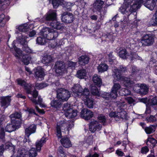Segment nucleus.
Segmentation results:
<instances>
[{
    "instance_id": "f257e3e1",
    "label": "nucleus",
    "mask_w": 157,
    "mask_h": 157,
    "mask_svg": "<svg viewBox=\"0 0 157 157\" xmlns=\"http://www.w3.org/2000/svg\"><path fill=\"white\" fill-rule=\"evenodd\" d=\"M24 88L27 94L32 95L33 97H29V98L32 102L36 105L35 107L36 111L39 113L42 114L44 113V112L43 110L40 109L36 105H37L39 104L40 107L42 108L45 107V106L44 104H42V99L40 96L38 97L37 101L36 100V99L38 95V93L35 90L34 86L30 83H27Z\"/></svg>"
},
{
    "instance_id": "f03ea898",
    "label": "nucleus",
    "mask_w": 157,
    "mask_h": 157,
    "mask_svg": "<svg viewBox=\"0 0 157 157\" xmlns=\"http://www.w3.org/2000/svg\"><path fill=\"white\" fill-rule=\"evenodd\" d=\"M124 0V4L120 8L119 10L121 13L126 14L128 16L140 8L143 1V0H135L134 2L132 5L131 4L134 0Z\"/></svg>"
},
{
    "instance_id": "7ed1b4c3",
    "label": "nucleus",
    "mask_w": 157,
    "mask_h": 157,
    "mask_svg": "<svg viewBox=\"0 0 157 157\" xmlns=\"http://www.w3.org/2000/svg\"><path fill=\"white\" fill-rule=\"evenodd\" d=\"M56 16V12L54 11L50 10L43 17V22L50 25L54 29H62L64 28L63 25L55 20Z\"/></svg>"
},
{
    "instance_id": "20e7f679",
    "label": "nucleus",
    "mask_w": 157,
    "mask_h": 157,
    "mask_svg": "<svg viewBox=\"0 0 157 157\" xmlns=\"http://www.w3.org/2000/svg\"><path fill=\"white\" fill-rule=\"evenodd\" d=\"M73 126L74 124L71 121L67 122L63 121L58 123L56 126V133L58 138L60 139L62 137V132L63 130L69 131Z\"/></svg>"
},
{
    "instance_id": "39448f33",
    "label": "nucleus",
    "mask_w": 157,
    "mask_h": 157,
    "mask_svg": "<svg viewBox=\"0 0 157 157\" xmlns=\"http://www.w3.org/2000/svg\"><path fill=\"white\" fill-rule=\"evenodd\" d=\"M104 2L101 0H96L93 4V8L92 11L94 12L98 11L100 13L101 20H102L103 17L105 14L106 11L105 9L103 8V5Z\"/></svg>"
},
{
    "instance_id": "423d86ee",
    "label": "nucleus",
    "mask_w": 157,
    "mask_h": 157,
    "mask_svg": "<svg viewBox=\"0 0 157 157\" xmlns=\"http://www.w3.org/2000/svg\"><path fill=\"white\" fill-rule=\"evenodd\" d=\"M155 36L152 34L144 35L140 38V42L143 47L152 45L155 42Z\"/></svg>"
},
{
    "instance_id": "0eeeda50",
    "label": "nucleus",
    "mask_w": 157,
    "mask_h": 157,
    "mask_svg": "<svg viewBox=\"0 0 157 157\" xmlns=\"http://www.w3.org/2000/svg\"><path fill=\"white\" fill-rule=\"evenodd\" d=\"M46 138L43 136L40 140L37 141L36 142V150L35 148H32L29 151V157H36L37 155L36 151H40L41 147L46 143Z\"/></svg>"
},
{
    "instance_id": "6e6552de",
    "label": "nucleus",
    "mask_w": 157,
    "mask_h": 157,
    "mask_svg": "<svg viewBox=\"0 0 157 157\" xmlns=\"http://www.w3.org/2000/svg\"><path fill=\"white\" fill-rule=\"evenodd\" d=\"M56 98L63 102L67 101L71 97L70 92L67 89L63 88L58 89L56 90Z\"/></svg>"
},
{
    "instance_id": "1a4fd4ad",
    "label": "nucleus",
    "mask_w": 157,
    "mask_h": 157,
    "mask_svg": "<svg viewBox=\"0 0 157 157\" xmlns=\"http://www.w3.org/2000/svg\"><path fill=\"white\" fill-rule=\"evenodd\" d=\"M52 3L54 8H57L59 5L62 6L65 10L70 11L71 8L74 5L73 3L66 2L63 0H52Z\"/></svg>"
},
{
    "instance_id": "9d476101",
    "label": "nucleus",
    "mask_w": 157,
    "mask_h": 157,
    "mask_svg": "<svg viewBox=\"0 0 157 157\" xmlns=\"http://www.w3.org/2000/svg\"><path fill=\"white\" fill-rule=\"evenodd\" d=\"M16 53L14 54L17 59H19L25 65H28L30 60V57L27 55L23 54L22 51L17 48H14Z\"/></svg>"
},
{
    "instance_id": "9b49d317",
    "label": "nucleus",
    "mask_w": 157,
    "mask_h": 157,
    "mask_svg": "<svg viewBox=\"0 0 157 157\" xmlns=\"http://www.w3.org/2000/svg\"><path fill=\"white\" fill-rule=\"evenodd\" d=\"M63 110L65 112V115L69 118H74L77 116V111L71 108L70 104L65 103L63 107Z\"/></svg>"
},
{
    "instance_id": "f8f14e48",
    "label": "nucleus",
    "mask_w": 157,
    "mask_h": 157,
    "mask_svg": "<svg viewBox=\"0 0 157 157\" xmlns=\"http://www.w3.org/2000/svg\"><path fill=\"white\" fill-rule=\"evenodd\" d=\"M121 88V86L119 83H114L110 93H105V96L103 97L105 99L108 100L109 98H115L117 97L118 91Z\"/></svg>"
},
{
    "instance_id": "ddd939ff",
    "label": "nucleus",
    "mask_w": 157,
    "mask_h": 157,
    "mask_svg": "<svg viewBox=\"0 0 157 157\" xmlns=\"http://www.w3.org/2000/svg\"><path fill=\"white\" fill-rule=\"evenodd\" d=\"M11 123L7 124L5 128L6 132H11L15 131L17 129L19 128V126L22 123L21 121H16L14 122L11 120Z\"/></svg>"
},
{
    "instance_id": "4468645a",
    "label": "nucleus",
    "mask_w": 157,
    "mask_h": 157,
    "mask_svg": "<svg viewBox=\"0 0 157 157\" xmlns=\"http://www.w3.org/2000/svg\"><path fill=\"white\" fill-rule=\"evenodd\" d=\"M74 16L71 13L64 12L61 15V20L63 22L67 24L72 23L74 21Z\"/></svg>"
},
{
    "instance_id": "2eb2a0df",
    "label": "nucleus",
    "mask_w": 157,
    "mask_h": 157,
    "mask_svg": "<svg viewBox=\"0 0 157 157\" xmlns=\"http://www.w3.org/2000/svg\"><path fill=\"white\" fill-rule=\"evenodd\" d=\"M101 128V125L99 124L97 121L94 120L92 121L89 124V130L92 133L94 132L96 130L100 131Z\"/></svg>"
},
{
    "instance_id": "dca6fc26",
    "label": "nucleus",
    "mask_w": 157,
    "mask_h": 157,
    "mask_svg": "<svg viewBox=\"0 0 157 157\" xmlns=\"http://www.w3.org/2000/svg\"><path fill=\"white\" fill-rule=\"evenodd\" d=\"M36 129V126L32 124L25 129V135L26 136H26L25 137V138L23 141L24 143H25L28 140H29V136L35 132Z\"/></svg>"
},
{
    "instance_id": "f3484780",
    "label": "nucleus",
    "mask_w": 157,
    "mask_h": 157,
    "mask_svg": "<svg viewBox=\"0 0 157 157\" xmlns=\"http://www.w3.org/2000/svg\"><path fill=\"white\" fill-rule=\"evenodd\" d=\"M81 117L85 120H89L93 116V113L90 110L84 109L80 113Z\"/></svg>"
},
{
    "instance_id": "a211bd4d",
    "label": "nucleus",
    "mask_w": 157,
    "mask_h": 157,
    "mask_svg": "<svg viewBox=\"0 0 157 157\" xmlns=\"http://www.w3.org/2000/svg\"><path fill=\"white\" fill-rule=\"evenodd\" d=\"M54 67L57 73L62 74L65 69L64 63L62 61H59L56 62Z\"/></svg>"
},
{
    "instance_id": "6ab92c4d",
    "label": "nucleus",
    "mask_w": 157,
    "mask_h": 157,
    "mask_svg": "<svg viewBox=\"0 0 157 157\" xmlns=\"http://www.w3.org/2000/svg\"><path fill=\"white\" fill-rule=\"evenodd\" d=\"M157 0H143L142 3L144 5L151 10H153L155 6Z\"/></svg>"
},
{
    "instance_id": "aec40b11",
    "label": "nucleus",
    "mask_w": 157,
    "mask_h": 157,
    "mask_svg": "<svg viewBox=\"0 0 157 157\" xmlns=\"http://www.w3.org/2000/svg\"><path fill=\"white\" fill-rule=\"evenodd\" d=\"M112 71V75L115 79L118 81H122L123 80L124 77L122 76L121 73L116 67H114Z\"/></svg>"
},
{
    "instance_id": "412c9836",
    "label": "nucleus",
    "mask_w": 157,
    "mask_h": 157,
    "mask_svg": "<svg viewBox=\"0 0 157 157\" xmlns=\"http://www.w3.org/2000/svg\"><path fill=\"white\" fill-rule=\"evenodd\" d=\"M11 101L10 96L2 97L0 101L1 106L5 109L6 108L10 105Z\"/></svg>"
},
{
    "instance_id": "4be33fe9",
    "label": "nucleus",
    "mask_w": 157,
    "mask_h": 157,
    "mask_svg": "<svg viewBox=\"0 0 157 157\" xmlns=\"http://www.w3.org/2000/svg\"><path fill=\"white\" fill-rule=\"evenodd\" d=\"M92 81L94 83L93 85L100 87L102 84V80L100 76L95 74L92 77Z\"/></svg>"
},
{
    "instance_id": "5701e85b",
    "label": "nucleus",
    "mask_w": 157,
    "mask_h": 157,
    "mask_svg": "<svg viewBox=\"0 0 157 157\" xmlns=\"http://www.w3.org/2000/svg\"><path fill=\"white\" fill-rule=\"evenodd\" d=\"M72 90L74 94H76L77 96L80 97L82 96L81 92L82 91V88L79 84L75 85L72 88Z\"/></svg>"
},
{
    "instance_id": "b1692460",
    "label": "nucleus",
    "mask_w": 157,
    "mask_h": 157,
    "mask_svg": "<svg viewBox=\"0 0 157 157\" xmlns=\"http://www.w3.org/2000/svg\"><path fill=\"white\" fill-rule=\"evenodd\" d=\"M137 85H138V87L139 88L138 90V93L140 94L141 95H144L147 93L148 89L146 85H144L141 84L140 86L139 84H136V86H134V89H135V87H136Z\"/></svg>"
},
{
    "instance_id": "393cba45",
    "label": "nucleus",
    "mask_w": 157,
    "mask_h": 157,
    "mask_svg": "<svg viewBox=\"0 0 157 157\" xmlns=\"http://www.w3.org/2000/svg\"><path fill=\"white\" fill-rule=\"evenodd\" d=\"M118 118V121L120 119H125L126 120L127 113L124 111L123 108L118 107L117 109Z\"/></svg>"
},
{
    "instance_id": "a878e982",
    "label": "nucleus",
    "mask_w": 157,
    "mask_h": 157,
    "mask_svg": "<svg viewBox=\"0 0 157 157\" xmlns=\"http://www.w3.org/2000/svg\"><path fill=\"white\" fill-rule=\"evenodd\" d=\"M62 102V101L58 99L56 100L53 99L51 101L50 105L51 106L52 108L56 109H59L61 107Z\"/></svg>"
},
{
    "instance_id": "bb28decb",
    "label": "nucleus",
    "mask_w": 157,
    "mask_h": 157,
    "mask_svg": "<svg viewBox=\"0 0 157 157\" xmlns=\"http://www.w3.org/2000/svg\"><path fill=\"white\" fill-rule=\"evenodd\" d=\"M60 142L63 146L65 148H68L71 146V144L69 139L67 137L62 138Z\"/></svg>"
},
{
    "instance_id": "cd10ccee",
    "label": "nucleus",
    "mask_w": 157,
    "mask_h": 157,
    "mask_svg": "<svg viewBox=\"0 0 157 157\" xmlns=\"http://www.w3.org/2000/svg\"><path fill=\"white\" fill-rule=\"evenodd\" d=\"M79 63L82 65L87 64L89 60V58L86 55L82 56L78 58Z\"/></svg>"
},
{
    "instance_id": "c85d7f7f",
    "label": "nucleus",
    "mask_w": 157,
    "mask_h": 157,
    "mask_svg": "<svg viewBox=\"0 0 157 157\" xmlns=\"http://www.w3.org/2000/svg\"><path fill=\"white\" fill-rule=\"evenodd\" d=\"M26 38L27 37L25 36L24 34L21 33L19 34L17 39V41L23 46L27 44V41L26 40Z\"/></svg>"
},
{
    "instance_id": "c756f323",
    "label": "nucleus",
    "mask_w": 157,
    "mask_h": 157,
    "mask_svg": "<svg viewBox=\"0 0 157 157\" xmlns=\"http://www.w3.org/2000/svg\"><path fill=\"white\" fill-rule=\"evenodd\" d=\"M10 19L8 16H5L4 14L0 15V27H3L5 25L6 23Z\"/></svg>"
},
{
    "instance_id": "7c9ffc66",
    "label": "nucleus",
    "mask_w": 157,
    "mask_h": 157,
    "mask_svg": "<svg viewBox=\"0 0 157 157\" xmlns=\"http://www.w3.org/2000/svg\"><path fill=\"white\" fill-rule=\"evenodd\" d=\"M50 33L48 34V40H54L58 36L59 34L58 32L51 29Z\"/></svg>"
},
{
    "instance_id": "2f4dec72",
    "label": "nucleus",
    "mask_w": 157,
    "mask_h": 157,
    "mask_svg": "<svg viewBox=\"0 0 157 157\" xmlns=\"http://www.w3.org/2000/svg\"><path fill=\"white\" fill-rule=\"evenodd\" d=\"M21 117V113L20 112H15L12 114L10 116V118L11 120L14 122H16V121H19V120H17V119H20V118ZM19 121H22L21 119Z\"/></svg>"
},
{
    "instance_id": "473e14b6",
    "label": "nucleus",
    "mask_w": 157,
    "mask_h": 157,
    "mask_svg": "<svg viewBox=\"0 0 157 157\" xmlns=\"http://www.w3.org/2000/svg\"><path fill=\"white\" fill-rule=\"evenodd\" d=\"M51 29L49 27L44 28L40 32V35L48 39V34L50 32Z\"/></svg>"
},
{
    "instance_id": "72a5a7b5",
    "label": "nucleus",
    "mask_w": 157,
    "mask_h": 157,
    "mask_svg": "<svg viewBox=\"0 0 157 157\" xmlns=\"http://www.w3.org/2000/svg\"><path fill=\"white\" fill-rule=\"evenodd\" d=\"M122 81L123 82L124 85L127 87H131L133 86V82L129 78L124 77Z\"/></svg>"
},
{
    "instance_id": "f704fd0d",
    "label": "nucleus",
    "mask_w": 157,
    "mask_h": 157,
    "mask_svg": "<svg viewBox=\"0 0 157 157\" xmlns=\"http://www.w3.org/2000/svg\"><path fill=\"white\" fill-rule=\"evenodd\" d=\"M157 143V141L153 138H148L146 142L147 145H150V148H153Z\"/></svg>"
},
{
    "instance_id": "c9c22d12",
    "label": "nucleus",
    "mask_w": 157,
    "mask_h": 157,
    "mask_svg": "<svg viewBox=\"0 0 157 157\" xmlns=\"http://www.w3.org/2000/svg\"><path fill=\"white\" fill-rule=\"evenodd\" d=\"M36 76L38 78H42L44 75L43 69L40 67H38L35 72Z\"/></svg>"
},
{
    "instance_id": "e433bc0d",
    "label": "nucleus",
    "mask_w": 157,
    "mask_h": 157,
    "mask_svg": "<svg viewBox=\"0 0 157 157\" xmlns=\"http://www.w3.org/2000/svg\"><path fill=\"white\" fill-rule=\"evenodd\" d=\"M150 24L152 26H157V9L150 19Z\"/></svg>"
},
{
    "instance_id": "4c0bfd02",
    "label": "nucleus",
    "mask_w": 157,
    "mask_h": 157,
    "mask_svg": "<svg viewBox=\"0 0 157 157\" xmlns=\"http://www.w3.org/2000/svg\"><path fill=\"white\" fill-rule=\"evenodd\" d=\"M150 24L152 26H157V9L150 19Z\"/></svg>"
},
{
    "instance_id": "58836bf2",
    "label": "nucleus",
    "mask_w": 157,
    "mask_h": 157,
    "mask_svg": "<svg viewBox=\"0 0 157 157\" xmlns=\"http://www.w3.org/2000/svg\"><path fill=\"white\" fill-rule=\"evenodd\" d=\"M150 24L152 26H157V9L150 19Z\"/></svg>"
},
{
    "instance_id": "ea45409f",
    "label": "nucleus",
    "mask_w": 157,
    "mask_h": 157,
    "mask_svg": "<svg viewBox=\"0 0 157 157\" xmlns=\"http://www.w3.org/2000/svg\"><path fill=\"white\" fill-rule=\"evenodd\" d=\"M85 104L87 106L90 108H93L94 105V100L91 98V97L87 98L84 99Z\"/></svg>"
},
{
    "instance_id": "a19ab883",
    "label": "nucleus",
    "mask_w": 157,
    "mask_h": 157,
    "mask_svg": "<svg viewBox=\"0 0 157 157\" xmlns=\"http://www.w3.org/2000/svg\"><path fill=\"white\" fill-rule=\"evenodd\" d=\"M27 151V150L25 148L23 147H20L17 150V157H24Z\"/></svg>"
},
{
    "instance_id": "79ce46f5",
    "label": "nucleus",
    "mask_w": 157,
    "mask_h": 157,
    "mask_svg": "<svg viewBox=\"0 0 157 157\" xmlns=\"http://www.w3.org/2000/svg\"><path fill=\"white\" fill-rule=\"evenodd\" d=\"M90 91L93 95L98 96H100L101 93L99 89H98L95 85L93 84L91 85Z\"/></svg>"
},
{
    "instance_id": "37998d69",
    "label": "nucleus",
    "mask_w": 157,
    "mask_h": 157,
    "mask_svg": "<svg viewBox=\"0 0 157 157\" xmlns=\"http://www.w3.org/2000/svg\"><path fill=\"white\" fill-rule=\"evenodd\" d=\"M120 50L119 53V56L121 58L126 59L127 58L128 53L126 50L122 48H120L119 49Z\"/></svg>"
},
{
    "instance_id": "c03bdc74",
    "label": "nucleus",
    "mask_w": 157,
    "mask_h": 157,
    "mask_svg": "<svg viewBox=\"0 0 157 157\" xmlns=\"http://www.w3.org/2000/svg\"><path fill=\"white\" fill-rule=\"evenodd\" d=\"M53 60L52 57L50 55H47L43 57L42 61L44 64H47L50 63Z\"/></svg>"
},
{
    "instance_id": "a18cd8bd",
    "label": "nucleus",
    "mask_w": 157,
    "mask_h": 157,
    "mask_svg": "<svg viewBox=\"0 0 157 157\" xmlns=\"http://www.w3.org/2000/svg\"><path fill=\"white\" fill-rule=\"evenodd\" d=\"M108 68V66L105 63L100 64L98 67L99 72L102 73L106 71Z\"/></svg>"
},
{
    "instance_id": "49530a36",
    "label": "nucleus",
    "mask_w": 157,
    "mask_h": 157,
    "mask_svg": "<svg viewBox=\"0 0 157 157\" xmlns=\"http://www.w3.org/2000/svg\"><path fill=\"white\" fill-rule=\"evenodd\" d=\"M86 71L85 69H82L78 70L76 75V76L79 78H83L86 76Z\"/></svg>"
},
{
    "instance_id": "de8ad7c7",
    "label": "nucleus",
    "mask_w": 157,
    "mask_h": 157,
    "mask_svg": "<svg viewBox=\"0 0 157 157\" xmlns=\"http://www.w3.org/2000/svg\"><path fill=\"white\" fill-rule=\"evenodd\" d=\"M98 119L99 122L102 124L104 126L106 125V118L105 117L103 114H101L98 115Z\"/></svg>"
},
{
    "instance_id": "09e8293b",
    "label": "nucleus",
    "mask_w": 157,
    "mask_h": 157,
    "mask_svg": "<svg viewBox=\"0 0 157 157\" xmlns=\"http://www.w3.org/2000/svg\"><path fill=\"white\" fill-rule=\"evenodd\" d=\"M145 131L147 134H150L154 132L155 131V126L151 125L145 128Z\"/></svg>"
},
{
    "instance_id": "8fccbe9b",
    "label": "nucleus",
    "mask_w": 157,
    "mask_h": 157,
    "mask_svg": "<svg viewBox=\"0 0 157 157\" xmlns=\"http://www.w3.org/2000/svg\"><path fill=\"white\" fill-rule=\"evenodd\" d=\"M18 30L21 32H27L31 30L27 24H25L19 26L18 27Z\"/></svg>"
},
{
    "instance_id": "3c124183",
    "label": "nucleus",
    "mask_w": 157,
    "mask_h": 157,
    "mask_svg": "<svg viewBox=\"0 0 157 157\" xmlns=\"http://www.w3.org/2000/svg\"><path fill=\"white\" fill-rule=\"evenodd\" d=\"M120 101H117L116 103L117 104V106L118 107L124 108L126 105L125 104V99L124 98H122L120 99Z\"/></svg>"
},
{
    "instance_id": "603ef678",
    "label": "nucleus",
    "mask_w": 157,
    "mask_h": 157,
    "mask_svg": "<svg viewBox=\"0 0 157 157\" xmlns=\"http://www.w3.org/2000/svg\"><path fill=\"white\" fill-rule=\"evenodd\" d=\"M81 93L82 95H83L84 97V98H86L91 97L90 95V91L87 88H85L84 90L82 89V91Z\"/></svg>"
},
{
    "instance_id": "864d4df0",
    "label": "nucleus",
    "mask_w": 157,
    "mask_h": 157,
    "mask_svg": "<svg viewBox=\"0 0 157 157\" xmlns=\"http://www.w3.org/2000/svg\"><path fill=\"white\" fill-rule=\"evenodd\" d=\"M37 43L41 45H44L46 42V39L43 37L40 36L37 37L36 40Z\"/></svg>"
},
{
    "instance_id": "5fc2aeb1",
    "label": "nucleus",
    "mask_w": 157,
    "mask_h": 157,
    "mask_svg": "<svg viewBox=\"0 0 157 157\" xmlns=\"http://www.w3.org/2000/svg\"><path fill=\"white\" fill-rule=\"evenodd\" d=\"M48 86V83H36L35 84V86L37 89H41Z\"/></svg>"
},
{
    "instance_id": "6e6d98bb",
    "label": "nucleus",
    "mask_w": 157,
    "mask_h": 157,
    "mask_svg": "<svg viewBox=\"0 0 157 157\" xmlns=\"http://www.w3.org/2000/svg\"><path fill=\"white\" fill-rule=\"evenodd\" d=\"M127 42L128 44V46H130V48L132 49H134L136 47V45L134 43L135 42L132 39H128L127 40Z\"/></svg>"
},
{
    "instance_id": "4d7b16f0",
    "label": "nucleus",
    "mask_w": 157,
    "mask_h": 157,
    "mask_svg": "<svg viewBox=\"0 0 157 157\" xmlns=\"http://www.w3.org/2000/svg\"><path fill=\"white\" fill-rule=\"evenodd\" d=\"M22 50L28 53H30L32 52V50L27 45V44L23 46L22 47Z\"/></svg>"
},
{
    "instance_id": "13d9d810",
    "label": "nucleus",
    "mask_w": 157,
    "mask_h": 157,
    "mask_svg": "<svg viewBox=\"0 0 157 157\" xmlns=\"http://www.w3.org/2000/svg\"><path fill=\"white\" fill-rule=\"evenodd\" d=\"M139 69L135 66H132L131 74L132 75H136L138 73Z\"/></svg>"
},
{
    "instance_id": "bf43d9fd",
    "label": "nucleus",
    "mask_w": 157,
    "mask_h": 157,
    "mask_svg": "<svg viewBox=\"0 0 157 157\" xmlns=\"http://www.w3.org/2000/svg\"><path fill=\"white\" fill-rule=\"evenodd\" d=\"M120 92H121L122 94L124 96L129 95L131 93L130 90L128 89H123L121 90Z\"/></svg>"
},
{
    "instance_id": "052dcab7",
    "label": "nucleus",
    "mask_w": 157,
    "mask_h": 157,
    "mask_svg": "<svg viewBox=\"0 0 157 157\" xmlns=\"http://www.w3.org/2000/svg\"><path fill=\"white\" fill-rule=\"evenodd\" d=\"M117 115V112L116 113L115 112H111L109 114V116L110 117H113L115 118L116 121H118V118Z\"/></svg>"
},
{
    "instance_id": "680f3d73",
    "label": "nucleus",
    "mask_w": 157,
    "mask_h": 157,
    "mask_svg": "<svg viewBox=\"0 0 157 157\" xmlns=\"http://www.w3.org/2000/svg\"><path fill=\"white\" fill-rule=\"evenodd\" d=\"M119 71L121 73H125L127 70V67L123 65L120 66L118 69Z\"/></svg>"
},
{
    "instance_id": "e2e57ef3",
    "label": "nucleus",
    "mask_w": 157,
    "mask_h": 157,
    "mask_svg": "<svg viewBox=\"0 0 157 157\" xmlns=\"http://www.w3.org/2000/svg\"><path fill=\"white\" fill-rule=\"evenodd\" d=\"M17 84L22 86H23L24 87L25 85L27 84V83L23 80L21 79H18L17 80Z\"/></svg>"
},
{
    "instance_id": "0e129e2a",
    "label": "nucleus",
    "mask_w": 157,
    "mask_h": 157,
    "mask_svg": "<svg viewBox=\"0 0 157 157\" xmlns=\"http://www.w3.org/2000/svg\"><path fill=\"white\" fill-rule=\"evenodd\" d=\"M93 136L92 135H90L89 136L86 140V142L89 144H90L93 143Z\"/></svg>"
},
{
    "instance_id": "69168bd1",
    "label": "nucleus",
    "mask_w": 157,
    "mask_h": 157,
    "mask_svg": "<svg viewBox=\"0 0 157 157\" xmlns=\"http://www.w3.org/2000/svg\"><path fill=\"white\" fill-rule=\"evenodd\" d=\"M149 151V149L148 147L147 146H144L141 148V152L142 154H146Z\"/></svg>"
},
{
    "instance_id": "338daca9",
    "label": "nucleus",
    "mask_w": 157,
    "mask_h": 157,
    "mask_svg": "<svg viewBox=\"0 0 157 157\" xmlns=\"http://www.w3.org/2000/svg\"><path fill=\"white\" fill-rule=\"evenodd\" d=\"M5 132L4 128H2L1 126L0 128V137L1 139H3L5 136Z\"/></svg>"
},
{
    "instance_id": "774afa93",
    "label": "nucleus",
    "mask_w": 157,
    "mask_h": 157,
    "mask_svg": "<svg viewBox=\"0 0 157 157\" xmlns=\"http://www.w3.org/2000/svg\"><path fill=\"white\" fill-rule=\"evenodd\" d=\"M137 59L138 60H142V58L139 56L136 53H133L132 57V59Z\"/></svg>"
}]
</instances>
